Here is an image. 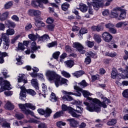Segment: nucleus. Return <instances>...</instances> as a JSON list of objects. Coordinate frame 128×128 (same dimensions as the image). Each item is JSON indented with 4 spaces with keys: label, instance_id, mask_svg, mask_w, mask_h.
Listing matches in <instances>:
<instances>
[{
    "label": "nucleus",
    "instance_id": "nucleus-5",
    "mask_svg": "<svg viewBox=\"0 0 128 128\" xmlns=\"http://www.w3.org/2000/svg\"><path fill=\"white\" fill-rule=\"evenodd\" d=\"M74 88L77 91H76L74 92H66V91H64L63 92L64 94H70V95L72 94L73 96H82V94L80 92H81L83 94L84 96V98H88V96H92V94L88 91L82 90V89L78 87V86H74Z\"/></svg>",
    "mask_w": 128,
    "mask_h": 128
},
{
    "label": "nucleus",
    "instance_id": "nucleus-9",
    "mask_svg": "<svg viewBox=\"0 0 128 128\" xmlns=\"http://www.w3.org/2000/svg\"><path fill=\"white\" fill-rule=\"evenodd\" d=\"M89 6H93V8L95 10H98L100 8H102L104 6V3L102 2V0H93L92 2L90 3Z\"/></svg>",
    "mask_w": 128,
    "mask_h": 128
},
{
    "label": "nucleus",
    "instance_id": "nucleus-3",
    "mask_svg": "<svg viewBox=\"0 0 128 128\" xmlns=\"http://www.w3.org/2000/svg\"><path fill=\"white\" fill-rule=\"evenodd\" d=\"M110 15L113 18H116L118 20H124L126 16V10L121 7H116L113 8L110 12Z\"/></svg>",
    "mask_w": 128,
    "mask_h": 128
},
{
    "label": "nucleus",
    "instance_id": "nucleus-29",
    "mask_svg": "<svg viewBox=\"0 0 128 128\" xmlns=\"http://www.w3.org/2000/svg\"><path fill=\"white\" fill-rule=\"evenodd\" d=\"M8 16V12H5L3 13L0 18V20H2V22H3V20H6Z\"/></svg>",
    "mask_w": 128,
    "mask_h": 128
},
{
    "label": "nucleus",
    "instance_id": "nucleus-49",
    "mask_svg": "<svg viewBox=\"0 0 128 128\" xmlns=\"http://www.w3.org/2000/svg\"><path fill=\"white\" fill-rule=\"evenodd\" d=\"M63 100H68V102H70L71 100H72V98L70 96H64L62 97Z\"/></svg>",
    "mask_w": 128,
    "mask_h": 128
},
{
    "label": "nucleus",
    "instance_id": "nucleus-45",
    "mask_svg": "<svg viewBox=\"0 0 128 128\" xmlns=\"http://www.w3.org/2000/svg\"><path fill=\"white\" fill-rule=\"evenodd\" d=\"M86 44L88 48H92V46H94V42L88 40L86 42Z\"/></svg>",
    "mask_w": 128,
    "mask_h": 128
},
{
    "label": "nucleus",
    "instance_id": "nucleus-32",
    "mask_svg": "<svg viewBox=\"0 0 128 128\" xmlns=\"http://www.w3.org/2000/svg\"><path fill=\"white\" fill-rule=\"evenodd\" d=\"M68 8H70V4L67 2H65L62 5V10H68Z\"/></svg>",
    "mask_w": 128,
    "mask_h": 128
},
{
    "label": "nucleus",
    "instance_id": "nucleus-53",
    "mask_svg": "<svg viewBox=\"0 0 128 128\" xmlns=\"http://www.w3.org/2000/svg\"><path fill=\"white\" fill-rule=\"evenodd\" d=\"M11 18L12 20H14V22H20V18L16 15H13L11 17Z\"/></svg>",
    "mask_w": 128,
    "mask_h": 128
},
{
    "label": "nucleus",
    "instance_id": "nucleus-25",
    "mask_svg": "<svg viewBox=\"0 0 128 128\" xmlns=\"http://www.w3.org/2000/svg\"><path fill=\"white\" fill-rule=\"evenodd\" d=\"M35 25L37 28H42V26H44L46 24L36 19H35Z\"/></svg>",
    "mask_w": 128,
    "mask_h": 128
},
{
    "label": "nucleus",
    "instance_id": "nucleus-37",
    "mask_svg": "<svg viewBox=\"0 0 128 128\" xmlns=\"http://www.w3.org/2000/svg\"><path fill=\"white\" fill-rule=\"evenodd\" d=\"M26 92H27V94H28L30 96H36V92L34 90L32 89L27 90H26Z\"/></svg>",
    "mask_w": 128,
    "mask_h": 128
},
{
    "label": "nucleus",
    "instance_id": "nucleus-39",
    "mask_svg": "<svg viewBox=\"0 0 128 128\" xmlns=\"http://www.w3.org/2000/svg\"><path fill=\"white\" fill-rule=\"evenodd\" d=\"M2 122H3V124H2V126L3 128H10V124L6 122L4 119H2Z\"/></svg>",
    "mask_w": 128,
    "mask_h": 128
},
{
    "label": "nucleus",
    "instance_id": "nucleus-62",
    "mask_svg": "<svg viewBox=\"0 0 128 128\" xmlns=\"http://www.w3.org/2000/svg\"><path fill=\"white\" fill-rule=\"evenodd\" d=\"M47 28L49 30H54V24L48 25Z\"/></svg>",
    "mask_w": 128,
    "mask_h": 128
},
{
    "label": "nucleus",
    "instance_id": "nucleus-51",
    "mask_svg": "<svg viewBox=\"0 0 128 128\" xmlns=\"http://www.w3.org/2000/svg\"><path fill=\"white\" fill-rule=\"evenodd\" d=\"M105 26L106 28H108L109 30H111V28H113L114 26V25L112 23H108L105 25Z\"/></svg>",
    "mask_w": 128,
    "mask_h": 128
},
{
    "label": "nucleus",
    "instance_id": "nucleus-48",
    "mask_svg": "<svg viewBox=\"0 0 128 128\" xmlns=\"http://www.w3.org/2000/svg\"><path fill=\"white\" fill-rule=\"evenodd\" d=\"M54 22V19L52 17H49L46 20V23L50 24H52Z\"/></svg>",
    "mask_w": 128,
    "mask_h": 128
},
{
    "label": "nucleus",
    "instance_id": "nucleus-19",
    "mask_svg": "<svg viewBox=\"0 0 128 128\" xmlns=\"http://www.w3.org/2000/svg\"><path fill=\"white\" fill-rule=\"evenodd\" d=\"M6 56H8V53L0 51V64H4V58H6Z\"/></svg>",
    "mask_w": 128,
    "mask_h": 128
},
{
    "label": "nucleus",
    "instance_id": "nucleus-23",
    "mask_svg": "<svg viewBox=\"0 0 128 128\" xmlns=\"http://www.w3.org/2000/svg\"><path fill=\"white\" fill-rule=\"evenodd\" d=\"M31 83L32 86L36 88V90H38V80L36 79H32L31 80Z\"/></svg>",
    "mask_w": 128,
    "mask_h": 128
},
{
    "label": "nucleus",
    "instance_id": "nucleus-50",
    "mask_svg": "<svg viewBox=\"0 0 128 128\" xmlns=\"http://www.w3.org/2000/svg\"><path fill=\"white\" fill-rule=\"evenodd\" d=\"M35 11L36 10H34L30 9L28 10V16H34Z\"/></svg>",
    "mask_w": 128,
    "mask_h": 128
},
{
    "label": "nucleus",
    "instance_id": "nucleus-2",
    "mask_svg": "<svg viewBox=\"0 0 128 128\" xmlns=\"http://www.w3.org/2000/svg\"><path fill=\"white\" fill-rule=\"evenodd\" d=\"M46 75L48 78L49 80H54L56 88H58L60 86H62V84L68 86V80L66 78H61L60 76L58 75V74L54 71L48 70L46 72Z\"/></svg>",
    "mask_w": 128,
    "mask_h": 128
},
{
    "label": "nucleus",
    "instance_id": "nucleus-4",
    "mask_svg": "<svg viewBox=\"0 0 128 128\" xmlns=\"http://www.w3.org/2000/svg\"><path fill=\"white\" fill-rule=\"evenodd\" d=\"M18 106L21 110L25 114H30V116H34V113L32 111L28 110L26 108H30V110H34L36 108V106L32 104L26 103L25 104H19Z\"/></svg>",
    "mask_w": 128,
    "mask_h": 128
},
{
    "label": "nucleus",
    "instance_id": "nucleus-47",
    "mask_svg": "<svg viewBox=\"0 0 128 128\" xmlns=\"http://www.w3.org/2000/svg\"><path fill=\"white\" fill-rule=\"evenodd\" d=\"M58 46V42L56 41L48 44L47 46L48 48H52V46Z\"/></svg>",
    "mask_w": 128,
    "mask_h": 128
},
{
    "label": "nucleus",
    "instance_id": "nucleus-44",
    "mask_svg": "<svg viewBox=\"0 0 128 128\" xmlns=\"http://www.w3.org/2000/svg\"><path fill=\"white\" fill-rule=\"evenodd\" d=\"M62 74L63 76H64V78H70V74L66 71H62Z\"/></svg>",
    "mask_w": 128,
    "mask_h": 128
},
{
    "label": "nucleus",
    "instance_id": "nucleus-10",
    "mask_svg": "<svg viewBox=\"0 0 128 128\" xmlns=\"http://www.w3.org/2000/svg\"><path fill=\"white\" fill-rule=\"evenodd\" d=\"M52 112V110L50 108H46V110L42 108H38V112L41 116H44L45 118L50 116Z\"/></svg>",
    "mask_w": 128,
    "mask_h": 128
},
{
    "label": "nucleus",
    "instance_id": "nucleus-31",
    "mask_svg": "<svg viewBox=\"0 0 128 128\" xmlns=\"http://www.w3.org/2000/svg\"><path fill=\"white\" fill-rule=\"evenodd\" d=\"M64 114V111L61 110L60 112H56L54 115V118H60V116H62V115Z\"/></svg>",
    "mask_w": 128,
    "mask_h": 128
},
{
    "label": "nucleus",
    "instance_id": "nucleus-34",
    "mask_svg": "<svg viewBox=\"0 0 128 128\" xmlns=\"http://www.w3.org/2000/svg\"><path fill=\"white\" fill-rule=\"evenodd\" d=\"M40 0H33L32 2V5L34 8H36V6H38V4H40Z\"/></svg>",
    "mask_w": 128,
    "mask_h": 128
},
{
    "label": "nucleus",
    "instance_id": "nucleus-46",
    "mask_svg": "<svg viewBox=\"0 0 128 128\" xmlns=\"http://www.w3.org/2000/svg\"><path fill=\"white\" fill-rule=\"evenodd\" d=\"M7 24H8V26H10L11 28H14L16 26V23L12 22L10 20H8L6 22Z\"/></svg>",
    "mask_w": 128,
    "mask_h": 128
},
{
    "label": "nucleus",
    "instance_id": "nucleus-55",
    "mask_svg": "<svg viewBox=\"0 0 128 128\" xmlns=\"http://www.w3.org/2000/svg\"><path fill=\"white\" fill-rule=\"evenodd\" d=\"M60 54V52H57L53 54V58H55V60H58V56Z\"/></svg>",
    "mask_w": 128,
    "mask_h": 128
},
{
    "label": "nucleus",
    "instance_id": "nucleus-26",
    "mask_svg": "<svg viewBox=\"0 0 128 128\" xmlns=\"http://www.w3.org/2000/svg\"><path fill=\"white\" fill-rule=\"evenodd\" d=\"M94 39L96 42H98V44H100V42H102V37L100 36V35H99L98 34H94Z\"/></svg>",
    "mask_w": 128,
    "mask_h": 128
},
{
    "label": "nucleus",
    "instance_id": "nucleus-40",
    "mask_svg": "<svg viewBox=\"0 0 128 128\" xmlns=\"http://www.w3.org/2000/svg\"><path fill=\"white\" fill-rule=\"evenodd\" d=\"M80 36L82 34H88V29L85 28H82L80 30Z\"/></svg>",
    "mask_w": 128,
    "mask_h": 128
},
{
    "label": "nucleus",
    "instance_id": "nucleus-12",
    "mask_svg": "<svg viewBox=\"0 0 128 128\" xmlns=\"http://www.w3.org/2000/svg\"><path fill=\"white\" fill-rule=\"evenodd\" d=\"M102 38L106 42H110L112 40V36L108 32H104L102 34Z\"/></svg>",
    "mask_w": 128,
    "mask_h": 128
},
{
    "label": "nucleus",
    "instance_id": "nucleus-30",
    "mask_svg": "<svg viewBox=\"0 0 128 128\" xmlns=\"http://www.w3.org/2000/svg\"><path fill=\"white\" fill-rule=\"evenodd\" d=\"M65 63L66 64L68 68H72V66H74V63L72 60L66 61Z\"/></svg>",
    "mask_w": 128,
    "mask_h": 128
},
{
    "label": "nucleus",
    "instance_id": "nucleus-1",
    "mask_svg": "<svg viewBox=\"0 0 128 128\" xmlns=\"http://www.w3.org/2000/svg\"><path fill=\"white\" fill-rule=\"evenodd\" d=\"M87 100H90V104L88 102H84V104L86 106V110H88V112H100V106L106 108V104L110 102V100L106 98H104V101L102 102L97 98H92L90 97H88Z\"/></svg>",
    "mask_w": 128,
    "mask_h": 128
},
{
    "label": "nucleus",
    "instance_id": "nucleus-41",
    "mask_svg": "<svg viewBox=\"0 0 128 128\" xmlns=\"http://www.w3.org/2000/svg\"><path fill=\"white\" fill-rule=\"evenodd\" d=\"M58 128H62V126H64L66 124L64 122H62V121H58L56 124Z\"/></svg>",
    "mask_w": 128,
    "mask_h": 128
},
{
    "label": "nucleus",
    "instance_id": "nucleus-61",
    "mask_svg": "<svg viewBox=\"0 0 128 128\" xmlns=\"http://www.w3.org/2000/svg\"><path fill=\"white\" fill-rule=\"evenodd\" d=\"M104 30V26L102 25H98L97 26V32H100Z\"/></svg>",
    "mask_w": 128,
    "mask_h": 128
},
{
    "label": "nucleus",
    "instance_id": "nucleus-16",
    "mask_svg": "<svg viewBox=\"0 0 128 128\" xmlns=\"http://www.w3.org/2000/svg\"><path fill=\"white\" fill-rule=\"evenodd\" d=\"M68 121L70 122V126L72 128H78V122L74 118L68 119Z\"/></svg>",
    "mask_w": 128,
    "mask_h": 128
},
{
    "label": "nucleus",
    "instance_id": "nucleus-54",
    "mask_svg": "<svg viewBox=\"0 0 128 128\" xmlns=\"http://www.w3.org/2000/svg\"><path fill=\"white\" fill-rule=\"evenodd\" d=\"M17 61V64H22L23 62H22V56H18L16 58Z\"/></svg>",
    "mask_w": 128,
    "mask_h": 128
},
{
    "label": "nucleus",
    "instance_id": "nucleus-21",
    "mask_svg": "<svg viewBox=\"0 0 128 128\" xmlns=\"http://www.w3.org/2000/svg\"><path fill=\"white\" fill-rule=\"evenodd\" d=\"M40 46H36V43L35 42H32L31 44V52H36V50H38V48H40Z\"/></svg>",
    "mask_w": 128,
    "mask_h": 128
},
{
    "label": "nucleus",
    "instance_id": "nucleus-60",
    "mask_svg": "<svg viewBox=\"0 0 128 128\" xmlns=\"http://www.w3.org/2000/svg\"><path fill=\"white\" fill-rule=\"evenodd\" d=\"M26 122H34V124L38 123V120L32 118H30L28 121H26Z\"/></svg>",
    "mask_w": 128,
    "mask_h": 128
},
{
    "label": "nucleus",
    "instance_id": "nucleus-52",
    "mask_svg": "<svg viewBox=\"0 0 128 128\" xmlns=\"http://www.w3.org/2000/svg\"><path fill=\"white\" fill-rule=\"evenodd\" d=\"M80 86H82L83 88H86V86H88V83L86 82L85 80H82V82L79 83Z\"/></svg>",
    "mask_w": 128,
    "mask_h": 128
},
{
    "label": "nucleus",
    "instance_id": "nucleus-14",
    "mask_svg": "<svg viewBox=\"0 0 128 128\" xmlns=\"http://www.w3.org/2000/svg\"><path fill=\"white\" fill-rule=\"evenodd\" d=\"M75 104H76V110H74V112H76L78 114H82L84 108H82V102L76 101Z\"/></svg>",
    "mask_w": 128,
    "mask_h": 128
},
{
    "label": "nucleus",
    "instance_id": "nucleus-57",
    "mask_svg": "<svg viewBox=\"0 0 128 128\" xmlns=\"http://www.w3.org/2000/svg\"><path fill=\"white\" fill-rule=\"evenodd\" d=\"M26 48H24V46L23 45L22 43H19L18 44V50H24Z\"/></svg>",
    "mask_w": 128,
    "mask_h": 128
},
{
    "label": "nucleus",
    "instance_id": "nucleus-28",
    "mask_svg": "<svg viewBox=\"0 0 128 128\" xmlns=\"http://www.w3.org/2000/svg\"><path fill=\"white\" fill-rule=\"evenodd\" d=\"M118 74V70L116 68H113L112 70V72L111 73V76L112 78H116Z\"/></svg>",
    "mask_w": 128,
    "mask_h": 128
},
{
    "label": "nucleus",
    "instance_id": "nucleus-24",
    "mask_svg": "<svg viewBox=\"0 0 128 128\" xmlns=\"http://www.w3.org/2000/svg\"><path fill=\"white\" fill-rule=\"evenodd\" d=\"M80 9L82 12H86L88 11V6L84 4H80V8H77V10Z\"/></svg>",
    "mask_w": 128,
    "mask_h": 128
},
{
    "label": "nucleus",
    "instance_id": "nucleus-38",
    "mask_svg": "<svg viewBox=\"0 0 128 128\" xmlns=\"http://www.w3.org/2000/svg\"><path fill=\"white\" fill-rule=\"evenodd\" d=\"M42 16V12L39 10H35V12L34 13V16L36 18H40Z\"/></svg>",
    "mask_w": 128,
    "mask_h": 128
},
{
    "label": "nucleus",
    "instance_id": "nucleus-27",
    "mask_svg": "<svg viewBox=\"0 0 128 128\" xmlns=\"http://www.w3.org/2000/svg\"><path fill=\"white\" fill-rule=\"evenodd\" d=\"M84 74V72L83 70H80L77 71L75 72L74 73H73L72 74L74 76H76V78H80V76H82V74Z\"/></svg>",
    "mask_w": 128,
    "mask_h": 128
},
{
    "label": "nucleus",
    "instance_id": "nucleus-6",
    "mask_svg": "<svg viewBox=\"0 0 128 128\" xmlns=\"http://www.w3.org/2000/svg\"><path fill=\"white\" fill-rule=\"evenodd\" d=\"M0 86H1V88H0V92H4L6 90H12L10 82L8 80H4V78L2 77H0Z\"/></svg>",
    "mask_w": 128,
    "mask_h": 128
},
{
    "label": "nucleus",
    "instance_id": "nucleus-8",
    "mask_svg": "<svg viewBox=\"0 0 128 128\" xmlns=\"http://www.w3.org/2000/svg\"><path fill=\"white\" fill-rule=\"evenodd\" d=\"M62 112H66V110L69 112L71 116L74 118H80V114H78L74 112V109L72 108V107H68L66 104H62Z\"/></svg>",
    "mask_w": 128,
    "mask_h": 128
},
{
    "label": "nucleus",
    "instance_id": "nucleus-15",
    "mask_svg": "<svg viewBox=\"0 0 128 128\" xmlns=\"http://www.w3.org/2000/svg\"><path fill=\"white\" fill-rule=\"evenodd\" d=\"M20 89H21V92H20V100H22L23 98H26V90H28L26 89V88L24 87V86H20Z\"/></svg>",
    "mask_w": 128,
    "mask_h": 128
},
{
    "label": "nucleus",
    "instance_id": "nucleus-35",
    "mask_svg": "<svg viewBox=\"0 0 128 128\" xmlns=\"http://www.w3.org/2000/svg\"><path fill=\"white\" fill-rule=\"evenodd\" d=\"M50 98L52 102H56V100H58V97L56 96V94L54 92H52Z\"/></svg>",
    "mask_w": 128,
    "mask_h": 128
},
{
    "label": "nucleus",
    "instance_id": "nucleus-59",
    "mask_svg": "<svg viewBox=\"0 0 128 128\" xmlns=\"http://www.w3.org/2000/svg\"><path fill=\"white\" fill-rule=\"evenodd\" d=\"M32 28V25L30 24H27L26 26L25 27L26 30H30V28Z\"/></svg>",
    "mask_w": 128,
    "mask_h": 128
},
{
    "label": "nucleus",
    "instance_id": "nucleus-58",
    "mask_svg": "<svg viewBox=\"0 0 128 128\" xmlns=\"http://www.w3.org/2000/svg\"><path fill=\"white\" fill-rule=\"evenodd\" d=\"M124 98H128V89L125 90L122 93Z\"/></svg>",
    "mask_w": 128,
    "mask_h": 128
},
{
    "label": "nucleus",
    "instance_id": "nucleus-42",
    "mask_svg": "<svg viewBox=\"0 0 128 128\" xmlns=\"http://www.w3.org/2000/svg\"><path fill=\"white\" fill-rule=\"evenodd\" d=\"M116 124V119L110 120L107 122L108 126H114V124Z\"/></svg>",
    "mask_w": 128,
    "mask_h": 128
},
{
    "label": "nucleus",
    "instance_id": "nucleus-18",
    "mask_svg": "<svg viewBox=\"0 0 128 128\" xmlns=\"http://www.w3.org/2000/svg\"><path fill=\"white\" fill-rule=\"evenodd\" d=\"M28 38L30 40H32L33 42H34L35 40H36L38 39V40H40V36L38 34L35 35L34 34H30L28 35Z\"/></svg>",
    "mask_w": 128,
    "mask_h": 128
},
{
    "label": "nucleus",
    "instance_id": "nucleus-36",
    "mask_svg": "<svg viewBox=\"0 0 128 128\" xmlns=\"http://www.w3.org/2000/svg\"><path fill=\"white\" fill-rule=\"evenodd\" d=\"M11 6H12V2H9L4 4V8L6 10H8V8H10Z\"/></svg>",
    "mask_w": 128,
    "mask_h": 128
},
{
    "label": "nucleus",
    "instance_id": "nucleus-64",
    "mask_svg": "<svg viewBox=\"0 0 128 128\" xmlns=\"http://www.w3.org/2000/svg\"><path fill=\"white\" fill-rule=\"evenodd\" d=\"M38 128H46V125L44 123H40L38 125Z\"/></svg>",
    "mask_w": 128,
    "mask_h": 128
},
{
    "label": "nucleus",
    "instance_id": "nucleus-7",
    "mask_svg": "<svg viewBox=\"0 0 128 128\" xmlns=\"http://www.w3.org/2000/svg\"><path fill=\"white\" fill-rule=\"evenodd\" d=\"M0 40H1L2 42H3V48L6 50H8L10 46V38H8V36H7L4 33H2Z\"/></svg>",
    "mask_w": 128,
    "mask_h": 128
},
{
    "label": "nucleus",
    "instance_id": "nucleus-17",
    "mask_svg": "<svg viewBox=\"0 0 128 128\" xmlns=\"http://www.w3.org/2000/svg\"><path fill=\"white\" fill-rule=\"evenodd\" d=\"M24 82V84L28 83V80H26V76H24V74H19L18 78V82Z\"/></svg>",
    "mask_w": 128,
    "mask_h": 128
},
{
    "label": "nucleus",
    "instance_id": "nucleus-63",
    "mask_svg": "<svg viewBox=\"0 0 128 128\" xmlns=\"http://www.w3.org/2000/svg\"><path fill=\"white\" fill-rule=\"evenodd\" d=\"M123 25H122V22H120L118 23H117L116 25V27L118 28H122Z\"/></svg>",
    "mask_w": 128,
    "mask_h": 128
},
{
    "label": "nucleus",
    "instance_id": "nucleus-22",
    "mask_svg": "<svg viewBox=\"0 0 128 128\" xmlns=\"http://www.w3.org/2000/svg\"><path fill=\"white\" fill-rule=\"evenodd\" d=\"M50 40V36L46 34L41 36H39V40H41L42 42H48V40Z\"/></svg>",
    "mask_w": 128,
    "mask_h": 128
},
{
    "label": "nucleus",
    "instance_id": "nucleus-11",
    "mask_svg": "<svg viewBox=\"0 0 128 128\" xmlns=\"http://www.w3.org/2000/svg\"><path fill=\"white\" fill-rule=\"evenodd\" d=\"M86 56H87L85 58L84 63L86 64H90L92 60H90V56H91V58H98V56H96V54L94 53H93L92 52H88L86 53Z\"/></svg>",
    "mask_w": 128,
    "mask_h": 128
},
{
    "label": "nucleus",
    "instance_id": "nucleus-56",
    "mask_svg": "<svg viewBox=\"0 0 128 128\" xmlns=\"http://www.w3.org/2000/svg\"><path fill=\"white\" fill-rule=\"evenodd\" d=\"M15 116L18 120H22L24 118V114H16Z\"/></svg>",
    "mask_w": 128,
    "mask_h": 128
},
{
    "label": "nucleus",
    "instance_id": "nucleus-20",
    "mask_svg": "<svg viewBox=\"0 0 128 128\" xmlns=\"http://www.w3.org/2000/svg\"><path fill=\"white\" fill-rule=\"evenodd\" d=\"M4 108H6V110H14V106L10 101H8L5 104Z\"/></svg>",
    "mask_w": 128,
    "mask_h": 128
},
{
    "label": "nucleus",
    "instance_id": "nucleus-33",
    "mask_svg": "<svg viewBox=\"0 0 128 128\" xmlns=\"http://www.w3.org/2000/svg\"><path fill=\"white\" fill-rule=\"evenodd\" d=\"M105 56H110V58H114V56H116V52H106L105 53Z\"/></svg>",
    "mask_w": 128,
    "mask_h": 128
},
{
    "label": "nucleus",
    "instance_id": "nucleus-13",
    "mask_svg": "<svg viewBox=\"0 0 128 128\" xmlns=\"http://www.w3.org/2000/svg\"><path fill=\"white\" fill-rule=\"evenodd\" d=\"M73 48H74L80 52V54H84L86 52V51L84 50V46L80 44V42H74L73 44Z\"/></svg>",
    "mask_w": 128,
    "mask_h": 128
},
{
    "label": "nucleus",
    "instance_id": "nucleus-43",
    "mask_svg": "<svg viewBox=\"0 0 128 128\" xmlns=\"http://www.w3.org/2000/svg\"><path fill=\"white\" fill-rule=\"evenodd\" d=\"M7 36H12V34H14V30L12 29H8L6 30Z\"/></svg>",
    "mask_w": 128,
    "mask_h": 128
}]
</instances>
